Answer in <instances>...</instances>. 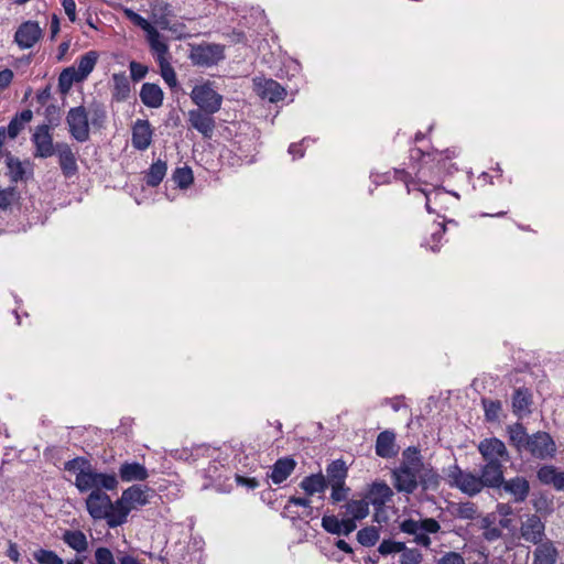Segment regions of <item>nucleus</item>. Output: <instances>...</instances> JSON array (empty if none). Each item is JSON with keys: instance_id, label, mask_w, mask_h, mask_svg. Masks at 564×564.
<instances>
[{"instance_id": "obj_1", "label": "nucleus", "mask_w": 564, "mask_h": 564, "mask_svg": "<svg viewBox=\"0 0 564 564\" xmlns=\"http://www.w3.org/2000/svg\"><path fill=\"white\" fill-rule=\"evenodd\" d=\"M392 482L397 491L413 494L419 485L423 489L435 488L438 475L424 464L420 451L410 446L403 451L400 465L392 470Z\"/></svg>"}, {"instance_id": "obj_2", "label": "nucleus", "mask_w": 564, "mask_h": 564, "mask_svg": "<svg viewBox=\"0 0 564 564\" xmlns=\"http://www.w3.org/2000/svg\"><path fill=\"white\" fill-rule=\"evenodd\" d=\"M88 514L95 521L105 520L109 528H117L123 523H117L119 509L116 501H111L108 494L100 490H93L85 500Z\"/></svg>"}, {"instance_id": "obj_3", "label": "nucleus", "mask_w": 564, "mask_h": 564, "mask_svg": "<svg viewBox=\"0 0 564 564\" xmlns=\"http://www.w3.org/2000/svg\"><path fill=\"white\" fill-rule=\"evenodd\" d=\"M64 470L75 474L74 486L84 494L93 491L96 488L97 470L93 467L90 460L84 456H77L64 463Z\"/></svg>"}, {"instance_id": "obj_4", "label": "nucleus", "mask_w": 564, "mask_h": 564, "mask_svg": "<svg viewBox=\"0 0 564 564\" xmlns=\"http://www.w3.org/2000/svg\"><path fill=\"white\" fill-rule=\"evenodd\" d=\"M444 473L451 487L459 489L469 497L478 495L485 488L480 475L463 470L457 464L448 466Z\"/></svg>"}, {"instance_id": "obj_5", "label": "nucleus", "mask_w": 564, "mask_h": 564, "mask_svg": "<svg viewBox=\"0 0 564 564\" xmlns=\"http://www.w3.org/2000/svg\"><path fill=\"white\" fill-rule=\"evenodd\" d=\"M151 492L149 487L140 485H133L123 490L121 497L116 500V507L119 509L116 522L126 523L131 509L143 507L150 502Z\"/></svg>"}, {"instance_id": "obj_6", "label": "nucleus", "mask_w": 564, "mask_h": 564, "mask_svg": "<svg viewBox=\"0 0 564 564\" xmlns=\"http://www.w3.org/2000/svg\"><path fill=\"white\" fill-rule=\"evenodd\" d=\"M68 132L76 141L84 143L89 140V118L84 106L73 107L66 116Z\"/></svg>"}, {"instance_id": "obj_7", "label": "nucleus", "mask_w": 564, "mask_h": 564, "mask_svg": "<svg viewBox=\"0 0 564 564\" xmlns=\"http://www.w3.org/2000/svg\"><path fill=\"white\" fill-rule=\"evenodd\" d=\"M189 58L199 67L217 65L225 58L224 46L216 43L198 44L192 47Z\"/></svg>"}, {"instance_id": "obj_8", "label": "nucleus", "mask_w": 564, "mask_h": 564, "mask_svg": "<svg viewBox=\"0 0 564 564\" xmlns=\"http://www.w3.org/2000/svg\"><path fill=\"white\" fill-rule=\"evenodd\" d=\"M478 451L482 457V465H495L510 460V455L505 443L497 437H489L480 441Z\"/></svg>"}, {"instance_id": "obj_9", "label": "nucleus", "mask_w": 564, "mask_h": 564, "mask_svg": "<svg viewBox=\"0 0 564 564\" xmlns=\"http://www.w3.org/2000/svg\"><path fill=\"white\" fill-rule=\"evenodd\" d=\"M191 98L197 106V109H203L212 113L218 112L223 104V96L214 90L209 84L195 86L192 90Z\"/></svg>"}, {"instance_id": "obj_10", "label": "nucleus", "mask_w": 564, "mask_h": 564, "mask_svg": "<svg viewBox=\"0 0 564 564\" xmlns=\"http://www.w3.org/2000/svg\"><path fill=\"white\" fill-rule=\"evenodd\" d=\"M524 451L534 458L546 459L554 456L556 445L549 433L540 431L529 436Z\"/></svg>"}, {"instance_id": "obj_11", "label": "nucleus", "mask_w": 564, "mask_h": 564, "mask_svg": "<svg viewBox=\"0 0 564 564\" xmlns=\"http://www.w3.org/2000/svg\"><path fill=\"white\" fill-rule=\"evenodd\" d=\"M214 115L203 109H191L187 112L188 126L199 132L203 138L210 139L216 128Z\"/></svg>"}, {"instance_id": "obj_12", "label": "nucleus", "mask_w": 564, "mask_h": 564, "mask_svg": "<svg viewBox=\"0 0 564 564\" xmlns=\"http://www.w3.org/2000/svg\"><path fill=\"white\" fill-rule=\"evenodd\" d=\"M31 141L35 148V158L46 159L56 152V145L53 143V137L48 124L37 126L32 134Z\"/></svg>"}, {"instance_id": "obj_13", "label": "nucleus", "mask_w": 564, "mask_h": 564, "mask_svg": "<svg viewBox=\"0 0 564 564\" xmlns=\"http://www.w3.org/2000/svg\"><path fill=\"white\" fill-rule=\"evenodd\" d=\"M499 495H508L514 503H522L530 494V484L525 477L516 476L510 479H503L502 484L497 488Z\"/></svg>"}, {"instance_id": "obj_14", "label": "nucleus", "mask_w": 564, "mask_h": 564, "mask_svg": "<svg viewBox=\"0 0 564 564\" xmlns=\"http://www.w3.org/2000/svg\"><path fill=\"white\" fill-rule=\"evenodd\" d=\"M42 36V29L37 22L26 21L22 23L14 34V41L20 48H31Z\"/></svg>"}, {"instance_id": "obj_15", "label": "nucleus", "mask_w": 564, "mask_h": 564, "mask_svg": "<svg viewBox=\"0 0 564 564\" xmlns=\"http://www.w3.org/2000/svg\"><path fill=\"white\" fill-rule=\"evenodd\" d=\"M209 452V448H207ZM208 457L213 458L207 468L203 469L204 477L208 480L203 484L202 489H208L209 487H219L223 478H226L224 473L226 471L225 465L218 460V451L213 448L208 454Z\"/></svg>"}, {"instance_id": "obj_16", "label": "nucleus", "mask_w": 564, "mask_h": 564, "mask_svg": "<svg viewBox=\"0 0 564 564\" xmlns=\"http://www.w3.org/2000/svg\"><path fill=\"white\" fill-rule=\"evenodd\" d=\"M545 525L536 514L529 516L521 524V538L530 543L539 544L545 535Z\"/></svg>"}, {"instance_id": "obj_17", "label": "nucleus", "mask_w": 564, "mask_h": 564, "mask_svg": "<svg viewBox=\"0 0 564 564\" xmlns=\"http://www.w3.org/2000/svg\"><path fill=\"white\" fill-rule=\"evenodd\" d=\"M153 130L148 120L138 119L132 127V147L139 151L147 150L152 142Z\"/></svg>"}, {"instance_id": "obj_18", "label": "nucleus", "mask_w": 564, "mask_h": 564, "mask_svg": "<svg viewBox=\"0 0 564 564\" xmlns=\"http://www.w3.org/2000/svg\"><path fill=\"white\" fill-rule=\"evenodd\" d=\"M56 153L58 156L59 167L63 174L66 177L75 175L78 171V165L76 162L75 154L69 144L65 142L56 143Z\"/></svg>"}, {"instance_id": "obj_19", "label": "nucleus", "mask_w": 564, "mask_h": 564, "mask_svg": "<svg viewBox=\"0 0 564 564\" xmlns=\"http://www.w3.org/2000/svg\"><path fill=\"white\" fill-rule=\"evenodd\" d=\"M322 527L326 532L336 535H349L357 529V524L352 521H347L344 517L339 519L336 516H324Z\"/></svg>"}, {"instance_id": "obj_20", "label": "nucleus", "mask_w": 564, "mask_h": 564, "mask_svg": "<svg viewBox=\"0 0 564 564\" xmlns=\"http://www.w3.org/2000/svg\"><path fill=\"white\" fill-rule=\"evenodd\" d=\"M147 40L156 63L171 58L169 45L154 26L147 32Z\"/></svg>"}, {"instance_id": "obj_21", "label": "nucleus", "mask_w": 564, "mask_h": 564, "mask_svg": "<svg viewBox=\"0 0 564 564\" xmlns=\"http://www.w3.org/2000/svg\"><path fill=\"white\" fill-rule=\"evenodd\" d=\"M376 454L381 458H392L398 454L395 445V434L386 430L380 432L376 440Z\"/></svg>"}, {"instance_id": "obj_22", "label": "nucleus", "mask_w": 564, "mask_h": 564, "mask_svg": "<svg viewBox=\"0 0 564 564\" xmlns=\"http://www.w3.org/2000/svg\"><path fill=\"white\" fill-rule=\"evenodd\" d=\"M119 477L123 482L143 481L149 477V471L139 462H124L119 467Z\"/></svg>"}, {"instance_id": "obj_23", "label": "nucleus", "mask_w": 564, "mask_h": 564, "mask_svg": "<svg viewBox=\"0 0 564 564\" xmlns=\"http://www.w3.org/2000/svg\"><path fill=\"white\" fill-rule=\"evenodd\" d=\"M393 496L392 489L383 481L373 482L368 492V502L380 510Z\"/></svg>"}, {"instance_id": "obj_24", "label": "nucleus", "mask_w": 564, "mask_h": 564, "mask_svg": "<svg viewBox=\"0 0 564 564\" xmlns=\"http://www.w3.org/2000/svg\"><path fill=\"white\" fill-rule=\"evenodd\" d=\"M140 99L148 108H160L163 105L164 93L158 84L144 83L140 89Z\"/></svg>"}, {"instance_id": "obj_25", "label": "nucleus", "mask_w": 564, "mask_h": 564, "mask_svg": "<svg viewBox=\"0 0 564 564\" xmlns=\"http://www.w3.org/2000/svg\"><path fill=\"white\" fill-rule=\"evenodd\" d=\"M257 90L261 98L268 99L270 102L280 101L284 99L286 95L285 89L273 79H263L258 82Z\"/></svg>"}, {"instance_id": "obj_26", "label": "nucleus", "mask_w": 564, "mask_h": 564, "mask_svg": "<svg viewBox=\"0 0 564 564\" xmlns=\"http://www.w3.org/2000/svg\"><path fill=\"white\" fill-rule=\"evenodd\" d=\"M296 462L292 457L279 458L272 466L269 477L275 485L282 484L294 471Z\"/></svg>"}, {"instance_id": "obj_27", "label": "nucleus", "mask_w": 564, "mask_h": 564, "mask_svg": "<svg viewBox=\"0 0 564 564\" xmlns=\"http://www.w3.org/2000/svg\"><path fill=\"white\" fill-rule=\"evenodd\" d=\"M480 478L487 488L497 489L503 481V465H481Z\"/></svg>"}, {"instance_id": "obj_28", "label": "nucleus", "mask_w": 564, "mask_h": 564, "mask_svg": "<svg viewBox=\"0 0 564 564\" xmlns=\"http://www.w3.org/2000/svg\"><path fill=\"white\" fill-rule=\"evenodd\" d=\"M63 542L74 550L77 555H84L88 551V540L80 530H65L62 534Z\"/></svg>"}, {"instance_id": "obj_29", "label": "nucleus", "mask_w": 564, "mask_h": 564, "mask_svg": "<svg viewBox=\"0 0 564 564\" xmlns=\"http://www.w3.org/2000/svg\"><path fill=\"white\" fill-rule=\"evenodd\" d=\"M345 509L344 518L347 521H352L357 524V521L365 519L369 514V502L361 500H350L343 507Z\"/></svg>"}, {"instance_id": "obj_30", "label": "nucleus", "mask_w": 564, "mask_h": 564, "mask_svg": "<svg viewBox=\"0 0 564 564\" xmlns=\"http://www.w3.org/2000/svg\"><path fill=\"white\" fill-rule=\"evenodd\" d=\"M112 99L117 102L126 101L131 91V86L128 76L124 72L116 73L112 75Z\"/></svg>"}, {"instance_id": "obj_31", "label": "nucleus", "mask_w": 564, "mask_h": 564, "mask_svg": "<svg viewBox=\"0 0 564 564\" xmlns=\"http://www.w3.org/2000/svg\"><path fill=\"white\" fill-rule=\"evenodd\" d=\"M557 555V550L551 541L541 542L534 551L533 564H555Z\"/></svg>"}, {"instance_id": "obj_32", "label": "nucleus", "mask_w": 564, "mask_h": 564, "mask_svg": "<svg viewBox=\"0 0 564 564\" xmlns=\"http://www.w3.org/2000/svg\"><path fill=\"white\" fill-rule=\"evenodd\" d=\"M300 487L307 494L308 496H313L315 494L324 492L327 488V480L322 473L312 474L303 478L300 484Z\"/></svg>"}, {"instance_id": "obj_33", "label": "nucleus", "mask_w": 564, "mask_h": 564, "mask_svg": "<svg viewBox=\"0 0 564 564\" xmlns=\"http://www.w3.org/2000/svg\"><path fill=\"white\" fill-rule=\"evenodd\" d=\"M167 172V164L165 161L159 159L153 162L149 170L145 172L144 181L148 186L156 187L163 181Z\"/></svg>"}, {"instance_id": "obj_34", "label": "nucleus", "mask_w": 564, "mask_h": 564, "mask_svg": "<svg viewBox=\"0 0 564 564\" xmlns=\"http://www.w3.org/2000/svg\"><path fill=\"white\" fill-rule=\"evenodd\" d=\"M98 57L99 55L96 51H88L77 59L75 72L78 74L82 80H85L94 70Z\"/></svg>"}, {"instance_id": "obj_35", "label": "nucleus", "mask_w": 564, "mask_h": 564, "mask_svg": "<svg viewBox=\"0 0 564 564\" xmlns=\"http://www.w3.org/2000/svg\"><path fill=\"white\" fill-rule=\"evenodd\" d=\"M371 178L376 185L390 183L391 180L394 178V180L403 182L406 186V192L408 193L411 192L410 184H411L412 177L405 170L394 169L392 172H387L383 174H371Z\"/></svg>"}, {"instance_id": "obj_36", "label": "nucleus", "mask_w": 564, "mask_h": 564, "mask_svg": "<svg viewBox=\"0 0 564 564\" xmlns=\"http://www.w3.org/2000/svg\"><path fill=\"white\" fill-rule=\"evenodd\" d=\"M327 485L345 484L347 478V467L344 460H333L326 468Z\"/></svg>"}, {"instance_id": "obj_37", "label": "nucleus", "mask_w": 564, "mask_h": 564, "mask_svg": "<svg viewBox=\"0 0 564 564\" xmlns=\"http://www.w3.org/2000/svg\"><path fill=\"white\" fill-rule=\"evenodd\" d=\"M33 118V112L30 109H24L21 112L17 113L9 122L8 128L6 129V133L11 139L18 137V134L24 129V124L30 122Z\"/></svg>"}, {"instance_id": "obj_38", "label": "nucleus", "mask_w": 564, "mask_h": 564, "mask_svg": "<svg viewBox=\"0 0 564 564\" xmlns=\"http://www.w3.org/2000/svg\"><path fill=\"white\" fill-rule=\"evenodd\" d=\"M6 164L8 169L7 175L9 176L11 183L22 182L28 178L26 170L18 158L8 155L6 159Z\"/></svg>"}, {"instance_id": "obj_39", "label": "nucleus", "mask_w": 564, "mask_h": 564, "mask_svg": "<svg viewBox=\"0 0 564 564\" xmlns=\"http://www.w3.org/2000/svg\"><path fill=\"white\" fill-rule=\"evenodd\" d=\"M531 393L527 388H518L512 397V409L516 414L529 413Z\"/></svg>"}, {"instance_id": "obj_40", "label": "nucleus", "mask_w": 564, "mask_h": 564, "mask_svg": "<svg viewBox=\"0 0 564 564\" xmlns=\"http://www.w3.org/2000/svg\"><path fill=\"white\" fill-rule=\"evenodd\" d=\"M451 512L457 519L475 520L478 518V508L476 503L471 501L453 503Z\"/></svg>"}, {"instance_id": "obj_41", "label": "nucleus", "mask_w": 564, "mask_h": 564, "mask_svg": "<svg viewBox=\"0 0 564 564\" xmlns=\"http://www.w3.org/2000/svg\"><path fill=\"white\" fill-rule=\"evenodd\" d=\"M508 434L511 444L519 451H524L527 445V441L529 440L530 434L527 433L524 426L520 423H516L513 425L508 426Z\"/></svg>"}, {"instance_id": "obj_42", "label": "nucleus", "mask_w": 564, "mask_h": 564, "mask_svg": "<svg viewBox=\"0 0 564 564\" xmlns=\"http://www.w3.org/2000/svg\"><path fill=\"white\" fill-rule=\"evenodd\" d=\"M83 82L75 72V66L65 68L58 76V89L62 94L69 91L74 83Z\"/></svg>"}, {"instance_id": "obj_43", "label": "nucleus", "mask_w": 564, "mask_h": 564, "mask_svg": "<svg viewBox=\"0 0 564 564\" xmlns=\"http://www.w3.org/2000/svg\"><path fill=\"white\" fill-rule=\"evenodd\" d=\"M21 198L20 192L15 186L7 188L0 187V212H7L14 203Z\"/></svg>"}, {"instance_id": "obj_44", "label": "nucleus", "mask_w": 564, "mask_h": 564, "mask_svg": "<svg viewBox=\"0 0 564 564\" xmlns=\"http://www.w3.org/2000/svg\"><path fill=\"white\" fill-rule=\"evenodd\" d=\"M445 231L446 225L444 223L438 224L437 229L431 234L430 238L424 239L421 246L433 252L440 251Z\"/></svg>"}, {"instance_id": "obj_45", "label": "nucleus", "mask_w": 564, "mask_h": 564, "mask_svg": "<svg viewBox=\"0 0 564 564\" xmlns=\"http://www.w3.org/2000/svg\"><path fill=\"white\" fill-rule=\"evenodd\" d=\"M172 180L182 189L188 188L193 181V171L188 166L176 167L172 174Z\"/></svg>"}, {"instance_id": "obj_46", "label": "nucleus", "mask_w": 564, "mask_h": 564, "mask_svg": "<svg viewBox=\"0 0 564 564\" xmlns=\"http://www.w3.org/2000/svg\"><path fill=\"white\" fill-rule=\"evenodd\" d=\"M379 530L376 527H366L358 531L357 540L362 546H373L379 540Z\"/></svg>"}, {"instance_id": "obj_47", "label": "nucleus", "mask_w": 564, "mask_h": 564, "mask_svg": "<svg viewBox=\"0 0 564 564\" xmlns=\"http://www.w3.org/2000/svg\"><path fill=\"white\" fill-rule=\"evenodd\" d=\"M33 558L37 564H65L62 557H59L54 551L39 549L33 552Z\"/></svg>"}, {"instance_id": "obj_48", "label": "nucleus", "mask_w": 564, "mask_h": 564, "mask_svg": "<svg viewBox=\"0 0 564 564\" xmlns=\"http://www.w3.org/2000/svg\"><path fill=\"white\" fill-rule=\"evenodd\" d=\"M118 487V479L115 474L97 473L95 490H115Z\"/></svg>"}, {"instance_id": "obj_49", "label": "nucleus", "mask_w": 564, "mask_h": 564, "mask_svg": "<svg viewBox=\"0 0 564 564\" xmlns=\"http://www.w3.org/2000/svg\"><path fill=\"white\" fill-rule=\"evenodd\" d=\"M160 67V74L163 80L171 87L177 85V78L174 68L172 67L170 59L158 63Z\"/></svg>"}, {"instance_id": "obj_50", "label": "nucleus", "mask_w": 564, "mask_h": 564, "mask_svg": "<svg viewBox=\"0 0 564 564\" xmlns=\"http://www.w3.org/2000/svg\"><path fill=\"white\" fill-rule=\"evenodd\" d=\"M94 564H117L113 552L107 546H98L94 552Z\"/></svg>"}, {"instance_id": "obj_51", "label": "nucleus", "mask_w": 564, "mask_h": 564, "mask_svg": "<svg viewBox=\"0 0 564 564\" xmlns=\"http://www.w3.org/2000/svg\"><path fill=\"white\" fill-rule=\"evenodd\" d=\"M90 123L93 127L102 128L107 118L105 107L100 104H95L90 108Z\"/></svg>"}, {"instance_id": "obj_52", "label": "nucleus", "mask_w": 564, "mask_h": 564, "mask_svg": "<svg viewBox=\"0 0 564 564\" xmlns=\"http://www.w3.org/2000/svg\"><path fill=\"white\" fill-rule=\"evenodd\" d=\"M482 405L485 415L488 421H496L499 417L501 411V402L498 400L482 399Z\"/></svg>"}, {"instance_id": "obj_53", "label": "nucleus", "mask_w": 564, "mask_h": 564, "mask_svg": "<svg viewBox=\"0 0 564 564\" xmlns=\"http://www.w3.org/2000/svg\"><path fill=\"white\" fill-rule=\"evenodd\" d=\"M481 528L484 530L482 536L488 542L497 541L502 535L501 528L491 527L488 518H484Z\"/></svg>"}, {"instance_id": "obj_54", "label": "nucleus", "mask_w": 564, "mask_h": 564, "mask_svg": "<svg viewBox=\"0 0 564 564\" xmlns=\"http://www.w3.org/2000/svg\"><path fill=\"white\" fill-rule=\"evenodd\" d=\"M126 17L135 25L141 28L143 31L148 32L153 25L142 15L134 12L132 9H124Z\"/></svg>"}, {"instance_id": "obj_55", "label": "nucleus", "mask_w": 564, "mask_h": 564, "mask_svg": "<svg viewBox=\"0 0 564 564\" xmlns=\"http://www.w3.org/2000/svg\"><path fill=\"white\" fill-rule=\"evenodd\" d=\"M129 69H130V76H131V79L133 82H140L141 79H143L148 72H149V68L141 64V63H138L135 61H131L129 63Z\"/></svg>"}, {"instance_id": "obj_56", "label": "nucleus", "mask_w": 564, "mask_h": 564, "mask_svg": "<svg viewBox=\"0 0 564 564\" xmlns=\"http://www.w3.org/2000/svg\"><path fill=\"white\" fill-rule=\"evenodd\" d=\"M422 554L417 549H408L400 556V564H420Z\"/></svg>"}, {"instance_id": "obj_57", "label": "nucleus", "mask_w": 564, "mask_h": 564, "mask_svg": "<svg viewBox=\"0 0 564 564\" xmlns=\"http://www.w3.org/2000/svg\"><path fill=\"white\" fill-rule=\"evenodd\" d=\"M557 470L554 466H542L538 470V479L544 485H552Z\"/></svg>"}, {"instance_id": "obj_58", "label": "nucleus", "mask_w": 564, "mask_h": 564, "mask_svg": "<svg viewBox=\"0 0 564 564\" xmlns=\"http://www.w3.org/2000/svg\"><path fill=\"white\" fill-rule=\"evenodd\" d=\"M332 486V494L330 499L334 503L345 501L348 496L349 488L345 486V484L339 485H330Z\"/></svg>"}, {"instance_id": "obj_59", "label": "nucleus", "mask_w": 564, "mask_h": 564, "mask_svg": "<svg viewBox=\"0 0 564 564\" xmlns=\"http://www.w3.org/2000/svg\"><path fill=\"white\" fill-rule=\"evenodd\" d=\"M289 503L295 507H303L305 510L302 513V517H310L312 514L313 509L311 507V500L307 498L290 497Z\"/></svg>"}, {"instance_id": "obj_60", "label": "nucleus", "mask_w": 564, "mask_h": 564, "mask_svg": "<svg viewBox=\"0 0 564 564\" xmlns=\"http://www.w3.org/2000/svg\"><path fill=\"white\" fill-rule=\"evenodd\" d=\"M421 527H422L421 525V521H416V520H413V519H406V520L401 522L400 530L402 532H404V533L414 535L419 531H421Z\"/></svg>"}, {"instance_id": "obj_61", "label": "nucleus", "mask_w": 564, "mask_h": 564, "mask_svg": "<svg viewBox=\"0 0 564 564\" xmlns=\"http://www.w3.org/2000/svg\"><path fill=\"white\" fill-rule=\"evenodd\" d=\"M308 142H314L311 138H303L301 142L299 143H291L289 147V153L295 159V158H303L304 156V150L303 147L308 144Z\"/></svg>"}, {"instance_id": "obj_62", "label": "nucleus", "mask_w": 564, "mask_h": 564, "mask_svg": "<svg viewBox=\"0 0 564 564\" xmlns=\"http://www.w3.org/2000/svg\"><path fill=\"white\" fill-rule=\"evenodd\" d=\"M437 564H465V560L457 552H447L437 561Z\"/></svg>"}, {"instance_id": "obj_63", "label": "nucleus", "mask_w": 564, "mask_h": 564, "mask_svg": "<svg viewBox=\"0 0 564 564\" xmlns=\"http://www.w3.org/2000/svg\"><path fill=\"white\" fill-rule=\"evenodd\" d=\"M421 531H424L425 533H436L441 529L440 523L432 518L421 520Z\"/></svg>"}, {"instance_id": "obj_64", "label": "nucleus", "mask_w": 564, "mask_h": 564, "mask_svg": "<svg viewBox=\"0 0 564 564\" xmlns=\"http://www.w3.org/2000/svg\"><path fill=\"white\" fill-rule=\"evenodd\" d=\"M115 557L117 564H142L135 556L123 551H118Z\"/></svg>"}]
</instances>
